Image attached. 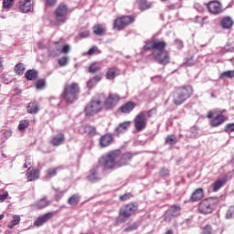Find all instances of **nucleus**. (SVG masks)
<instances>
[{
    "label": "nucleus",
    "mask_w": 234,
    "mask_h": 234,
    "mask_svg": "<svg viewBox=\"0 0 234 234\" xmlns=\"http://www.w3.org/2000/svg\"><path fill=\"white\" fill-rule=\"evenodd\" d=\"M120 156H122V150H112L100 158L99 165L102 167L104 171H112L113 169H116V167H123V165H127L129 161L123 155L121 158Z\"/></svg>",
    "instance_id": "obj_1"
},
{
    "label": "nucleus",
    "mask_w": 234,
    "mask_h": 234,
    "mask_svg": "<svg viewBox=\"0 0 234 234\" xmlns=\"http://www.w3.org/2000/svg\"><path fill=\"white\" fill-rule=\"evenodd\" d=\"M80 93L81 88H80V83L70 82L65 85L61 94V100L66 101V103H74L80 98Z\"/></svg>",
    "instance_id": "obj_2"
},
{
    "label": "nucleus",
    "mask_w": 234,
    "mask_h": 234,
    "mask_svg": "<svg viewBox=\"0 0 234 234\" xmlns=\"http://www.w3.org/2000/svg\"><path fill=\"white\" fill-rule=\"evenodd\" d=\"M138 211V207L136 206H125L120 209L119 216L115 218V226L119 224H125L132 215H134Z\"/></svg>",
    "instance_id": "obj_3"
},
{
    "label": "nucleus",
    "mask_w": 234,
    "mask_h": 234,
    "mask_svg": "<svg viewBox=\"0 0 234 234\" xmlns=\"http://www.w3.org/2000/svg\"><path fill=\"white\" fill-rule=\"evenodd\" d=\"M207 117L211 120L209 122L210 127H220L228 120V117L218 110L209 111Z\"/></svg>",
    "instance_id": "obj_4"
},
{
    "label": "nucleus",
    "mask_w": 234,
    "mask_h": 234,
    "mask_svg": "<svg viewBox=\"0 0 234 234\" xmlns=\"http://www.w3.org/2000/svg\"><path fill=\"white\" fill-rule=\"evenodd\" d=\"M136 21V18L133 16H122L117 17L113 22V28L114 30H125L129 25H133Z\"/></svg>",
    "instance_id": "obj_5"
},
{
    "label": "nucleus",
    "mask_w": 234,
    "mask_h": 234,
    "mask_svg": "<svg viewBox=\"0 0 234 234\" xmlns=\"http://www.w3.org/2000/svg\"><path fill=\"white\" fill-rule=\"evenodd\" d=\"M133 125L137 133H142L147 128V116L145 112H140L133 119Z\"/></svg>",
    "instance_id": "obj_6"
},
{
    "label": "nucleus",
    "mask_w": 234,
    "mask_h": 234,
    "mask_svg": "<svg viewBox=\"0 0 234 234\" xmlns=\"http://www.w3.org/2000/svg\"><path fill=\"white\" fill-rule=\"evenodd\" d=\"M167 43L162 40H152L144 46V50H153V52H163L165 50Z\"/></svg>",
    "instance_id": "obj_7"
},
{
    "label": "nucleus",
    "mask_w": 234,
    "mask_h": 234,
    "mask_svg": "<svg viewBox=\"0 0 234 234\" xmlns=\"http://www.w3.org/2000/svg\"><path fill=\"white\" fill-rule=\"evenodd\" d=\"M152 56L159 65H169L171 63V56H169V51L167 50L153 51Z\"/></svg>",
    "instance_id": "obj_8"
},
{
    "label": "nucleus",
    "mask_w": 234,
    "mask_h": 234,
    "mask_svg": "<svg viewBox=\"0 0 234 234\" xmlns=\"http://www.w3.org/2000/svg\"><path fill=\"white\" fill-rule=\"evenodd\" d=\"M101 111V101L100 100L91 101L86 108L87 116H92Z\"/></svg>",
    "instance_id": "obj_9"
},
{
    "label": "nucleus",
    "mask_w": 234,
    "mask_h": 234,
    "mask_svg": "<svg viewBox=\"0 0 234 234\" xmlns=\"http://www.w3.org/2000/svg\"><path fill=\"white\" fill-rule=\"evenodd\" d=\"M207 10L213 16H218V14H222V4L218 1H210L207 4Z\"/></svg>",
    "instance_id": "obj_10"
},
{
    "label": "nucleus",
    "mask_w": 234,
    "mask_h": 234,
    "mask_svg": "<svg viewBox=\"0 0 234 234\" xmlns=\"http://www.w3.org/2000/svg\"><path fill=\"white\" fill-rule=\"evenodd\" d=\"M113 142H114V134L112 133H105L101 135V138L99 139V144L102 148L112 145Z\"/></svg>",
    "instance_id": "obj_11"
},
{
    "label": "nucleus",
    "mask_w": 234,
    "mask_h": 234,
    "mask_svg": "<svg viewBox=\"0 0 234 234\" xmlns=\"http://www.w3.org/2000/svg\"><path fill=\"white\" fill-rule=\"evenodd\" d=\"M19 10L22 14H28V12L34 10V3H32V0H20Z\"/></svg>",
    "instance_id": "obj_12"
},
{
    "label": "nucleus",
    "mask_w": 234,
    "mask_h": 234,
    "mask_svg": "<svg viewBox=\"0 0 234 234\" xmlns=\"http://www.w3.org/2000/svg\"><path fill=\"white\" fill-rule=\"evenodd\" d=\"M53 217H54V212L46 213L37 218V220L34 223V226H36V228H41L43 224H47V222L52 219Z\"/></svg>",
    "instance_id": "obj_13"
},
{
    "label": "nucleus",
    "mask_w": 234,
    "mask_h": 234,
    "mask_svg": "<svg viewBox=\"0 0 234 234\" xmlns=\"http://www.w3.org/2000/svg\"><path fill=\"white\" fill-rule=\"evenodd\" d=\"M118 101H120V95L112 93L104 101V107H106V109H112V107L118 103Z\"/></svg>",
    "instance_id": "obj_14"
},
{
    "label": "nucleus",
    "mask_w": 234,
    "mask_h": 234,
    "mask_svg": "<svg viewBox=\"0 0 234 234\" xmlns=\"http://www.w3.org/2000/svg\"><path fill=\"white\" fill-rule=\"evenodd\" d=\"M176 91L178 92L186 100H189V98L193 96V88L191 86L179 87Z\"/></svg>",
    "instance_id": "obj_15"
},
{
    "label": "nucleus",
    "mask_w": 234,
    "mask_h": 234,
    "mask_svg": "<svg viewBox=\"0 0 234 234\" xmlns=\"http://www.w3.org/2000/svg\"><path fill=\"white\" fill-rule=\"evenodd\" d=\"M135 108L136 102L127 101L119 108V112H122V114H129L130 112H133V111H134Z\"/></svg>",
    "instance_id": "obj_16"
},
{
    "label": "nucleus",
    "mask_w": 234,
    "mask_h": 234,
    "mask_svg": "<svg viewBox=\"0 0 234 234\" xmlns=\"http://www.w3.org/2000/svg\"><path fill=\"white\" fill-rule=\"evenodd\" d=\"M228 184V174H225L221 178L216 180L213 184V192L217 193L221 187Z\"/></svg>",
    "instance_id": "obj_17"
},
{
    "label": "nucleus",
    "mask_w": 234,
    "mask_h": 234,
    "mask_svg": "<svg viewBox=\"0 0 234 234\" xmlns=\"http://www.w3.org/2000/svg\"><path fill=\"white\" fill-rule=\"evenodd\" d=\"M26 109L28 114H37V112L41 111V108L39 107V102L36 101L28 102Z\"/></svg>",
    "instance_id": "obj_18"
},
{
    "label": "nucleus",
    "mask_w": 234,
    "mask_h": 234,
    "mask_svg": "<svg viewBox=\"0 0 234 234\" xmlns=\"http://www.w3.org/2000/svg\"><path fill=\"white\" fill-rule=\"evenodd\" d=\"M129 127H131V121H125L123 122H121L115 129L116 136H120V134L127 133V131H129Z\"/></svg>",
    "instance_id": "obj_19"
},
{
    "label": "nucleus",
    "mask_w": 234,
    "mask_h": 234,
    "mask_svg": "<svg viewBox=\"0 0 234 234\" xmlns=\"http://www.w3.org/2000/svg\"><path fill=\"white\" fill-rule=\"evenodd\" d=\"M70 10L69 9V6L67 5L61 4L59 6V23H65L67 19V16H69V13Z\"/></svg>",
    "instance_id": "obj_20"
},
{
    "label": "nucleus",
    "mask_w": 234,
    "mask_h": 234,
    "mask_svg": "<svg viewBox=\"0 0 234 234\" xmlns=\"http://www.w3.org/2000/svg\"><path fill=\"white\" fill-rule=\"evenodd\" d=\"M120 75V69L118 67L113 66L112 68H109L106 72V80H114L116 76Z\"/></svg>",
    "instance_id": "obj_21"
},
{
    "label": "nucleus",
    "mask_w": 234,
    "mask_h": 234,
    "mask_svg": "<svg viewBox=\"0 0 234 234\" xmlns=\"http://www.w3.org/2000/svg\"><path fill=\"white\" fill-rule=\"evenodd\" d=\"M87 180L91 183L101 180V178L100 177V175L98 174V170H96V168L90 170L87 176Z\"/></svg>",
    "instance_id": "obj_22"
},
{
    "label": "nucleus",
    "mask_w": 234,
    "mask_h": 234,
    "mask_svg": "<svg viewBox=\"0 0 234 234\" xmlns=\"http://www.w3.org/2000/svg\"><path fill=\"white\" fill-rule=\"evenodd\" d=\"M203 198H204V189L197 188L193 192L190 197V200H192V202H198V200H202Z\"/></svg>",
    "instance_id": "obj_23"
},
{
    "label": "nucleus",
    "mask_w": 234,
    "mask_h": 234,
    "mask_svg": "<svg viewBox=\"0 0 234 234\" xmlns=\"http://www.w3.org/2000/svg\"><path fill=\"white\" fill-rule=\"evenodd\" d=\"M93 34L95 36H105V33L107 32V29L103 27L101 24H96L92 27Z\"/></svg>",
    "instance_id": "obj_24"
},
{
    "label": "nucleus",
    "mask_w": 234,
    "mask_h": 234,
    "mask_svg": "<svg viewBox=\"0 0 234 234\" xmlns=\"http://www.w3.org/2000/svg\"><path fill=\"white\" fill-rule=\"evenodd\" d=\"M138 6L141 12H145V10H151V8H153V2H149L147 0H139Z\"/></svg>",
    "instance_id": "obj_25"
},
{
    "label": "nucleus",
    "mask_w": 234,
    "mask_h": 234,
    "mask_svg": "<svg viewBox=\"0 0 234 234\" xmlns=\"http://www.w3.org/2000/svg\"><path fill=\"white\" fill-rule=\"evenodd\" d=\"M38 72L37 69H29L26 71L25 78L27 81H36L37 80Z\"/></svg>",
    "instance_id": "obj_26"
},
{
    "label": "nucleus",
    "mask_w": 234,
    "mask_h": 234,
    "mask_svg": "<svg viewBox=\"0 0 234 234\" xmlns=\"http://www.w3.org/2000/svg\"><path fill=\"white\" fill-rule=\"evenodd\" d=\"M187 99L183 97L178 91H176L173 96V103L176 105H182Z\"/></svg>",
    "instance_id": "obj_27"
},
{
    "label": "nucleus",
    "mask_w": 234,
    "mask_h": 234,
    "mask_svg": "<svg viewBox=\"0 0 234 234\" xmlns=\"http://www.w3.org/2000/svg\"><path fill=\"white\" fill-rule=\"evenodd\" d=\"M39 178V170L37 169H33L30 171V168H28V173H27V180L29 182H34Z\"/></svg>",
    "instance_id": "obj_28"
},
{
    "label": "nucleus",
    "mask_w": 234,
    "mask_h": 234,
    "mask_svg": "<svg viewBox=\"0 0 234 234\" xmlns=\"http://www.w3.org/2000/svg\"><path fill=\"white\" fill-rule=\"evenodd\" d=\"M221 27L226 29L231 28L233 27V19L229 16H226L221 20Z\"/></svg>",
    "instance_id": "obj_29"
},
{
    "label": "nucleus",
    "mask_w": 234,
    "mask_h": 234,
    "mask_svg": "<svg viewBox=\"0 0 234 234\" xmlns=\"http://www.w3.org/2000/svg\"><path fill=\"white\" fill-rule=\"evenodd\" d=\"M19 222H21V217L18 215H15L13 216L12 220L8 223L7 228H9V229H14V228H16V226H17Z\"/></svg>",
    "instance_id": "obj_30"
},
{
    "label": "nucleus",
    "mask_w": 234,
    "mask_h": 234,
    "mask_svg": "<svg viewBox=\"0 0 234 234\" xmlns=\"http://www.w3.org/2000/svg\"><path fill=\"white\" fill-rule=\"evenodd\" d=\"M58 175V168L51 167L46 171L45 178L46 180H48L50 178H54Z\"/></svg>",
    "instance_id": "obj_31"
},
{
    "label": "nucleus",
    "mask_w": 234,
    "mask_h": 234,
    "mask_svg": "<svg viewBox=\"0 0 234 234\" xmlns=\"http://www.w3.org/2000/svg\"><path fill=\"white\" fill-rule=\"evenodd\" d=\"M25 64L18 63L15 66L14 72L17 74V76H23L25 74Z\"/></svg>",
    "instance_id": "obj_32"
},
{
    "label": "nucleus",
    "mask_w": 234,
    "mask_h": 234,
    "mask_svg": "<svg viewBox=\"0 0 234 234\" xmlns=\"http://www.w3.org/2000/svg\"><path fill=\"white\" fill-rule=\"evenodd\" d=\"M198 211L202 215H208L209 213H213V207L211 206H199Z\"/></svg>",
    "instance_id": "obj_33"
},
{
    "label": "nucleus",
    "mask_w": 234,
    "mask_h": 234,
    "mask_svg": "<svg viewBox=\"0 0 234 234\" xmlns=\"http://www.w3.org/2000/svg\"><path fill=\"white\" fill-rule=\"evenodd\" d=\"M99 81H101V76L97 75V76L93 77L92 79H90L88 81V88L92 89V87H94L96 85V83H99Z\"/></svg>",
    "instance_id": "obj_34"
},
{
    "label": "nucleus",
    "mask_w": 234,
    "mask_h": 234,
    "mask_svg": "<svg viewBox=\"0 0 234 234\" xmlns=\"http://www.w3.org/2000/svg\"><path fill=\"white\" fill-rule=\"evenodd\" d=\"M84 133L86 134H88V136H95L96 127H94V126H85Z\"/></svg>",
    "instance_id": "obj_35"
},
{
    "label": "nucleus",
    "mask_w": 234,
    "mask_h": 234,
    "mask_svg": "<svg viewBox=\"0 0 234 234\" xmlns=\"http://www.w3.org/2000/svg\"><path fill=\"white\" fill-rule=\"evenodd\" d=\"M69 204L70 206H78L80 204V196L78 194L71 196L69 199Z\"/></svg>",
    "instance_id": "obj_36"
},
{
    "label": "nucleus",
    "mask_w": 234,
    "mask_h": 234,
    "mask_svg": "<svg viewBox=\"0 0 234 234\" xmlns=\"http://www.w3.org/2000/svg\"><path fill=\"white\" fill-rule=\"evenodd\" d=\"M178 140H176V136L175 135H167L165 138V144L166 145H175Z\"/></svg>",
    "instance_id": "obj_37"
},
{
    "label": "nucleus",
    "mask_w": 234,
    "mask_h": 234,
    "mask_svg": "<svg viewBox=\"0 0 234 234\" xmlns=\"http://www.w3.org/2000/svg\"><path fill=\"white\" fill-rule=\"evenodd\" d=\"M14 5H16V0H3V6L6 10H10Z\"/></svg>",
    "instance_id": "obj_38"
},
{
    "label": "nucleus",
    "mask_w": 234,
    "mask_h": 234,
    "mask_svg": "<svg viewBox=\"0 0 234 234\" xmlns=\"http://www.w3.org/2000/svg\"><path fill=\"white\" fill-rule=\"evenodd\" d=\"M99 70H101V67H100L97 63H93L89 67V72L91 74H95V72H98Z\"/></svg>",
    "instance_id": "obj_39"
},
{
    "label": "nucleus",
    "mask_w": 234,
    "mask_h": 234,
    "mask_svg": "<svg viewBox=\"0 0 234 234\" xmlns=\"http://www.w3.org/2000/svg\"><path fill=\"white\" fill-rule=\"evenodd\" d=\"M28 125H30V122L28 120H23L18 124V129L20 131H25V129H27Z\"/></svg>",
    "instance_id": "obj_40"
},
{
    "label": "nucleus",
    "mask_w": 234,
    "mask_h": 234,
    "mask_svg": "<svg viewBox=\"0 0 234 234\" xmlns=\"http://www.w3.org/2000/svg\"><path fill=\"white\" fill-rule=\"evenodd\" d=\"M69 65V56L64 55L59 58V67H67Z\"/></svg>",
    "instance_id": "obj_41"
},
{
    "label": "nucleus",
    "mask_w": 234,
    "mask_h": 234,
    "mask_svg": "<svg viewBox=\"0 0 234 234\" xmlns=\"http://www.w3.org/2000/svg\"><path fill=\"white\" fill-rule=\"evenodd\" d=\"M220 78H234V69L233 70H228V71H225V72H222L220 74Z\"/></svg>",
    "instance_id": "obj_42"
},
{
    "label": "nucleus",
    "mask_w": 234,
    "mask_h": 234,
    "mask_svg": "<svg viewBox=\"0 0 234 234\" xmlns=\"http://www.w3.org/2000/svg\"><path fill=\"white\" fill-rule=\"evenodd\" d=\"M121 202H127V200H131L133 198V194L132 193H126L121 196L120 197Z\"/></svg>",
    "instance_id": "obj_43"
},
{
    "label": "nucleus",
    "mask_w": 234,
    "mask_h": 234,
    "mask_svg": "<svg viewBox=\"0 0 234 234\" xmlns=\"http://www.w3.org/2000/svg\"><path fill=\"white\" fill-rule=\"evenodd\" d=\"M36 87L38 90L45 89V80L44 79L38 80L36 83Z\"/></svg>",
    "instance_id": "obj_44"
},
{
    "label": "nucleus",
    "mask_w": 234,
    "mask_h": 234,
    "mask_svg": "<svg viewBox=\"0 0 234 234\" xmlns=\"http://www.w3.org/2000/svg\"><path fill=\"white\" fill-rule=\"evenodd\" d=\"M226 218H234V206L229 207L226 214Z\"/></svg>",
    "instance_id": "obj_45"
},
{
    "label": "nucleus",
    "mask_w": 234,
    "mask_h": 234,
    "mask_svg": "<svg viewBox=\"0 0 234 234\" xmlns=\"http://www.w3.org/2000/svg\"><path fill=\"white\" fill-rule=\"evenodd\" d=\"M224 132L234 133V122L226 124Z\"/></svg>",
    "instance_id": "obj_46"
},
{
    "label": "nucleus",
    "mask_w": 234,
    "mask_h": 234,
    "mask_svg": "<svg viewBox=\"0 0 234 234\" xmlns=\"http://www.w3.org/2000/svg\"><path fill=\"white\" fill-rule=\"evenodd\" d=\"M201 234H213V229L211 228L210 225H207L203 230Z\"/></svg>",
    "instance_id": "obj_47"
},
{
    "label": "nucleus",
    "mask_w": 234,
    "mask_h": 234,
    "mask_svg": "<svg viewBox=\"0 0 234 234\" xmlns=\"http://www.w3.org/2000/svg\"><path fill=\"white\" fill-rule=\"evenodd\" d=\"M69 52H70V45H64L60 49V54H65L67 56Z\"/></svg>",
    "instance_id": "obj_48"
},
{
    "label": "nucleus",
    "mask_w": 234,
    "mask_h": 234,
    "mask_svg": "<svg viewBox=\"0 0 234 234\" xmlns=\"http://www.w3.org/2000/svg\"><path fill=\"white\" fill-rule=\"evenodd\" d=\"M144 112H145L146 118H153L154 114H156V109L154 108Z\"/></svg>",
    "instance_id": "obj_49"
},
{
    "label": "nucleus",
    "mask_w": 234,
    "mask_h": 234,
    "mask_svg": "<svg viewBox=\"0 0 234 234\" xmlns=\"http://www.w3.org/2000/svg\"><path fill=\"white\" fill-rule=\"evenodd\" d=\"M95 52H98V48L96 46H93L89 49V51L86 54L87 56H94Z\"/></svg>",
    "instance_id": "obj_50"
},
{
    "label": "nucleus",
    "mask_w": 234,
    "mask_h": 234,
    "mask_svg": "<svg viewBox=\"0 0 234 234\" xmlns=\"http://www.w3.org/2000/svg\"><path fill=\"white\" fill-rule=\"evenodd\" d=\"M138 229V225L134 224L124 229V232L129 233V231H134V229Z\"/></svg>",
    "instance_id": "obj_51"
},
{
    "label": "nucleus",
    "mask_w": 234,
    "mask_h": 234,
    "mask_svg": "<svg viewBox=\"0 0 234 234\" xmlns=\"http://www.w3.org/2000/svg\"><path fill=\"white\" fill-rule=\"evenodd\" d=\"M50 204V201L47 197H43L39 201V206H48Z\"/></svg>",
    "instance_id": "obj_52"
},
{
    "label": "nucleus",
    "mask_w": 234,
    "mask_h": 234,
    "mask_svg": "<svg viewBox=\"0 0 234 234\" xmlns=\"http://www.w3.org/2000/svg\"><path fill=\"white\" fill-rule=\"evenodd\" d=\"M122 155L128 162H131L133 160V154H131V153H125Z\"/></svg>",
    "instance_id": "obj_53"
},
{
    "label": "nucleus",
    "mask_w": 234,
    "mask_h": 234,
    "mask_svg": "<svg viewBox=\"0 0 234 234\" xmlns=\"http://www.w3.org/2000/svg\"><path fill=\"white\" fill-rule=\"evenodd\" d=\"M160 176H169V170L165 169V168L161 169Z\"/></svg>",
    "instance_id": "obj_54"
},
{
    "label": "nucleus",
    "mask_w": 234,
    "mask_h": 234,
    "mask_svg": "<svg viewBox=\"0 0 234 234\" xmlns=\"http://www.w3.org/2000/svg\"><path fill=\"white\" fill-rule=\"evenodd\" d=\"M89 36H90V33L88 31V30H86V31H81L80 33V37H89Z\"/></svg>",
    "instance_id": "obj_55"
},
{
    "label": "nucleus",
    "mask_w": 234,
    "mask_h": 234,
    "mask_svg": "<svg viewBox=\"0 0 234 234\" xmlns=\"http://www.w3.org/2000/svg\"><path fill=\"white\" fill-rule=\"evenodd\" d=\"M58 3V0H46V5L48 6H54Z\"/></svg>",
    "instance_id": "obj_56"
},
{
    "label": "nucleus",
    "mask_w": 234,
    "mask_h": 234,
    "mask_svg": "<svg viewBox=\"0 0 234 234\" xmlns=\"http://www.w3.org/2000/svg\"><path fill=\"white\" fill-rule=\"evenodd\" d=\"M5 198H8V192H5L4 194H0V202H5Z\"/></svg>",
    "instance_id": "obj_57"
},
{
    "label": "nucleus",
    "mask_w": 234,
    "mask_h": 234,
    "mask_svg": "<svg viewBox=\"0 0 234 234\" xmlns=\"http://www.w3.org/2000/svg\"><path fill=\"white\" fill-rule=\"evenodd\" d=\"M51 144H52V145H59V137H54L51 140Z\"/></svg>",
    "instance_id": "obj_58"
},
{
    "label": "nucleus",
    "mask_w": 234,
    "mask_h": 234,
    "mask_svg": "<svg viewBox=\"0 0 234 234\" xmlns=\"http://www.w3.org/2000/svg\"><path fill=\"white\" fill-rule=\"evenodd\" d=\"M168 10H175L176 8H180V5L171 4L167 6Z\"/></svg>",
    "instance_id": "obj_59"
},
{
    "label": "nucleus",
    "mask_w": 234,
    "mask_h": 234,
    "mask_svg": "<svg viewBox=\"0 0 234 234\" xmlns=\"http://www.w3.org/2000/svg\"><path fill=\"white\" fill-rule=\"evenodd\" d=\"M54 16H55L56 20L59 21V7H58L56 9Z\"/></svg>",
    "instance_id": "obj_60"
},
{
    "label": "nucleus",
    "mask_w": 234,
    "mask_h": 234,
    "mask_svg": "<svg viewBox=\"0 0 234 234\" xmlns=\"http://www.w3.org/2000/svg\"><path fill=\"white\" fill-rule=\"evenodd\" d=\"M176 44L177 45L178 48H184V42H182V40H176Z\"/></svg>",
    "instance_id": "obj_61"
},
{
    "label": "nucleus",
    "mask_w": 234,
    "mask_h": 234,
    "mask_svg": "<svg viewBox=\"0 0 234 234\" xmlns=\"http://www.w3.org/2000/svg\"><path fill=\"white\" fill-rule=\"evenodd\" d=\"M4 135L5 136V138L12 136V131L10 130L5 131Z\"/></svg>",
    "instance_id": "obj_62"
},
{
    "label": "nucleus",
    "mask_w": 234,
    "mask_h": 234,
    "mask_svg": "<svg viewBox=\"0 0 234 234\" xmlns=\"http://www.w3.org/2000/svg\"><path fill=\"white\" fill-rule=\"evenodd\" d=\"M63 142H65V137L63 136V134L59 135V144H63Z\"/></svg>",
    "instance_id": "obj_63"
},
{
    "label": "nucleus",
    "mask_w": 234,
    "mask_h": 234,
    "mask_svg": "<svg viewBox=\"0 0 234 234\" xmlns=\"http://www.w3.org/2000/svg\"><path fill=\"white\" fill-rule=\"evenodd\" d=\"M174 211H180V207H174Z\"/></svg>",
    "instance_id": "obj_64"
}]
</instances>
